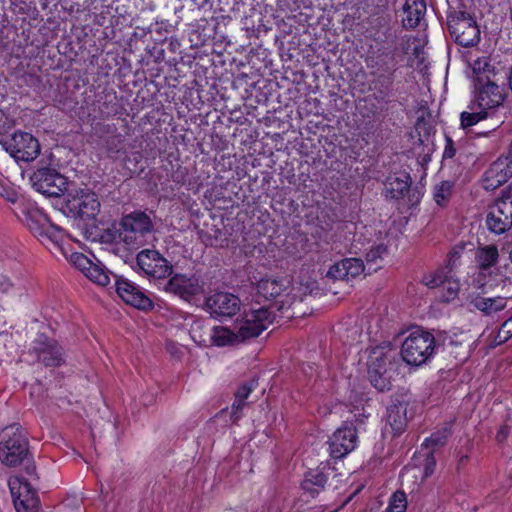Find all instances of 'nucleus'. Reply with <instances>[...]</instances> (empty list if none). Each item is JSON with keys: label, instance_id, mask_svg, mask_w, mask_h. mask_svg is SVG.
Wrapping results in <instances>:
<instances>
[{"label": "nucleus", "instance_id": "20e7f679", "mask_svg": "<svg viewBox=\"0 0 512 512\" xmlns=\"http://www.w3.org/2000/svg\"><path fill=\"white\" fill-rule=\"evenodd\" d=\"M434 348L435 339L431 333L414 331L403 342L401 356L407 364L419 366L432 356Z\"/></svg>", "mask_w": 512, "mask_h": 512}, {"label": "nucleus", "instance_id": "6e6552de", "mask_svg": "<svg viewBox=\"0 0 512 512\" xmlns=\"http://www.w3.org/2000/svg\"><path fill=\"white\" fill-rule=\"evenodd\" d=\"M31 181L36 191L48 197L61 196L67 185L65 177L50 168H41L35 171Z\"/></svg>", "mask_w": 512, "mask_h": 512}, {"label": "nucleus", "instance_id": "5701e85b", "mask_svg": "<svg viewBox=\"0 0 512 512\" xmlns=\"http://www.w3.org/2000/svg\"><path fill=\"white\" fill-rule=\"evenodd\" d=\"M365 266L358 258H346L334 263L327 272V277L333 280H350L363 273Z\"/></svg>", "mask_w": 512, "mask_h": 512}, {"label": "nucleus", "instance_id": "ddd939ff", "mask_svg": "<svg viewBox=\"0 0 512 512\" xmlns=\"http://www.w3.org/2000/svg\"><path fill=\"white\" fill-rule=\"evenodd\" d=\"M137 264L148 276L162 279L169 276L172 266L157 251L145 249L137 255Z\"/></svg>", "mask_w": 512, "mask_h": 512}, {"label": "nucleus", "instance_id": "a211bd4d", "mask_svg": "<svg viewBox=\"0 0 512 512\" xmlns=\"http://www.w3.org/2000/svg\"><path fill=\"white\" fill-rule=\"evenodd\" d=\"M31 350L46 366H59L63 361L61 347L43 334L38 335L33 341Z\"/></svg>", "mask_w": 512, "mask_h": 512}, {"label": "nucleus", "instance_id": "3c124183", "mask_svg": "<svg viewBox=\"0 0 512 512\" xmlns=\"http://www.w3.org/2000/svg\"><path fill=\"white\" fill-rule=\"evenodd\" d=\"M479 134H480V135H484V136H486V135L488 134V132H481V133H479Z\"/></svg>", "mask_w": 512, "mask_h": 512}, {"label": "nucleus", "instance_id": "4c0bfd02", "mask_svg": "<svg viewBox=\"0 0 512 512\" xmlns=\"http://www.w3.org/2000/svg\"><path fill=\"white\" fill-rule=\"evenodd\" d=\"M386 252V247L382 244L371 248L366 254L367 264L375 263Z\"/></svg>", "mask_w": 512, "mask_h": 512}, {"label": "nucleus", "instance_id": "39448f33", "mask_svg": "<svg viewBox=\"0 0 512 512\" xmlns=\"http://www.w3.org/2000/svg\"><path fill=\"white\" fill-rule=\"evenodd\" d=\"M1 145L16 161H33L40 153L38 140L26 132H15L10 139L2 141Z\"/></svg>", "mask_w": 512, "mask_h": 512}, {"label": "nucleus", "instance_id": "a18cd8bd", "mask_svg": "<svg viewBox=\"0 0 512 512\" xmlns=\"http://www.w3.org/2000/svg\"><path fill=\"white\" fill-rule=\"evenodd\" d=\"M456 154V148L453 140L450 137H446V145L443 152L444 159H452Z\"/></svg>", "mask_w": 512, "mask_h": 512}, {"label": "nucleus", "instance_id": "72a5a7b5", "mask_svg": "<svg viewBox=\"0 0 512 512\" xmlns=\"http://www.w3.org/2000/svg\"><path fill=\"white\" fill-rule=\"evenodd\" d=\"M407 499L402 491H396L390 498L386 512H406Z\"/></svg>", "mask_w": 512, "mask_h": 512}, {"label": "nucleus", "instance_id": "c85d7f7f", "mask_svg": "<svg viewBox=\"0 0 512 512\" xmlns=\"http://www.w3.org/2000/svg\"><path fill=\"white\" fill-rule=\"evenodd\" d=\"M471 68L475 75V84L499 78V72L496 70L494 64L491 63V60L486 56L473 60Z\"/></svg>", "mask_w": 512, "mask_h": 512}, {"label": "nucleus", "instance_id": "4468645a", "mask_svg": "<svg viewBox=\"0 0 512 512\" xmlns=\"http://www.w3.org/2000/svg\"><path fill=\"white\" fill-rule=\"evenodd\" d=\"M512 177V153L499 157L483 175V186L486 190H494Z\"/></svg>", "mask_w": 512, "mask_h": 512}, {"label": "nucleus", "instance_id": "f03ea898", "mask_svg": "<svg viewBox=\"0 0 512 512\" xmlns=\"http://www.w3.org/2000/svg\"><path fill=\"white\" fill-rule=\"evenodd\" d=\"M153 225L150 217L143 212L126 215L121 221L119 239L130 249H138L147 241Z\"/></svg>", "mask_w": 512, "mask_h": 512}, {"label": "nucleus", "instance_id": "c9c22d12", "mask_svg": "<svg viewBox=\"0 0 512 512\" xmlns=\"http://www.w3.org/2000/svg\"><path fill=\"white\" fill-rule=\"evenodd\" d=\"M448 435L449 430L445 428L443 431L433 433L430 437L426 438L423 445L427 448H432V450L442 447L445 445Z\"/></svg>", "mask_w": 512, "mask_h": 512}, {"label": "nucleus", "instance_id": "b1692460", "mask_svg": "<svg viewBox=\"0 0 512 512\" xmlns=\"http://www.w3.org/2000/svg\"><path fill=\"white\" fill-rule=\"evenodd\" d=\"M423 282L430 288L441 287L444 292L442 298L447 302L455 299L460 290L459 281L452 276L445 275L443 271L424 276Z\"/></svg>", "mask_w": 512, "mask_h": 512}, {"label": "nucleus", "instance_id": "7ed1b4c3", "mask_svg": "<svg viewBox=\"0 0 512 512\" xmlns=\"http://www.w3.org/2000/svg\"><path fill=\"white\" fill-rule=\"evenodd\" d=\"M28 442L22 430L15 426L0 432V461L7 466H16L26 457Z\"/></svg>", "mask_w": 512, "mask_h": 512}, {"label": "nucleus", "instance_id": "423d86ee", "mask_svg": "<svg viewBox=\"0 0 512 512\" xmlns=\"http://www.w3.org/2000/svg\"><path fill=\"white\" fill-rule=\"evenodd\" d=\"M202 327L203 322L194 321L190 331L191 338L194 340V342L198 343L199 345L206 346L208 345V342H210L215 346L224 347L236 345L243 342V340L239 337L238 331L235 330L234 327L233 330H231L227 327L215 326L210 329L206 337L203 336L202 334H198L199 330H201Z\"/></svg>", "mask_w": 512, "mask_h": 512}, {"label": "nucleus", "instance_id": "bb28decb", "mask_svg": "<svg viewBox=\"0 0 512 512\" xmlns=\"http://www.w3.org/2000/svg\"><path fill=\"white\" fill-rule=\"evenodd\" d=\"M426 3L424 0H405L402 22L406 28H415L424 19Z\"/></svg>", "mask_w": 512, "mask_h": 512}, {"label": "nucleus", "instance_id": "393cba45", "mask_svg": "<svg viewBox=\"0 0 512 512\" xmlns=\"http://www.w3.org/2000/svg\"><path fill=\"white\" fill-rule=\"evenodd\" d=\"M408 405V400L401 396L392 398L387 408V422L395 433L403 432L407 425Z\"/></svg>", "mask_w": 512, "mask_h": 512}, {"label": "nucleus", "instance_id": "49530a36", "mask_svg": "<svg viewBox=\"0 0 512 512\" xmlns=\"http://www.w3.org/2000/svg\"><path fill=\"white\" fill-rule=\"evenodd\" d=\"M435 465H436V461L431 452L427 455V458H426V466H425V471H424V474L426 477L430 476L433 473Z\"/></svg>", "mask_w": 512, "mask_h": 512}, {"label": "nucleus", "instance_id": "de8ad7c7", "mask_svg": "<svg viewBox=\"0 0 512 512\" xmlns=\"http://www.w3.org/2000/svg\"><path fill=\"white\" fill-rule=\"evenodd\" d=\"M468 461V455H461L458 459V468H461Z\"/></svg>", "mask_w": 512, "mask_h": 512}, {"label": "nucleus", "instance_id": "a19ab883", "mask_svg": "<svg viewBox=\"0 0 512 512\" xmlns=\"http://www.w3.org/2000/svg\"><path fill=\"white\" fill-rule=\"evenodd\" d=\"M15 125L14 119L4 110L0 109V134L8 131Z\"/></svg>", "mask_w": 512, "mask_h": 512}, {"label": "nucleus", "instance_id": "c03bdc74", "mask_svg": "<svg viewBox=\"0 0 512 512\" xmlns=\"http://www.w3.org/2000/svg\"><path fill=\"white\" fill-rule=\"evenodd\" d=\"M254 387H255L254 383L243 384L237 390V392L235 394V398L246 401V399L249 397L250 393L253 391Z\"/></svg>", "mask_w": 512, "mask_h": 512}, {"label": "nucleus", "instance_id": "473e14b6", "mask_svg": "<svg viewBox=\"0 0 512 512\" xmlns=\"http://www.w3.org/2000/svg\"><path fill=\"white\" fill-rule=\"evenodd\" d=\"M453 185L449 181H443L435 187L434 199L440 206L444 205L452 195Z\"/></svg>", "mask_w": 512, "mask_h": 512}, {"label": "nucleus", "instance_id": "dca6fc26", "mask_svg": "<svg viewBox=\"0 0 512 512\" xmlns=\"http://www.w3.org/2000/svg\"><path fill=\"white\" fill-rule=\"evenodd\" d=\"M70 262L93 283L99 286L109 284L110 277L107 269L100 264L92 262L86 255L79 252L72 253Z\"/></svg>", "mask_w": 512, "mask_h": 512}, {"label": "nucleus", "instance_id": "1a4fd4ad", "mask_svg": "<svg viewBox=\"0 0 512 512\" xmlns=\"http://www.w3.org/2000/svg\"><path fill=\"white\" fill-rule=\"evenodd\" d=\"M486 226L495 234H503L512 227V195L495 202L486 216Z\"/></svg>", "mask_w": 512, "mask_h": 512}, {"label": "nucleus", "instance_id": "a878e982", "mask_svg": "<svg viewBox=\"0 0 512 512\" xmlns=\"http://www.w3.org/2000/svg\"><path fill=\"white\" fill-rule=\"evenodd\" d=\"M330 473L331 468L328 465L309 470L305 474V478L301 484L303 490L308 492L312 497H315L324 490Z\"/></svg>", "mask_w": 512, "mask_h": 512}, {"label": "nucleus", "instance_id": "37998d69", "mask_svg": "<svg viewBox=\"0 0 512 512\" xmlns=\"http://www.w3.org/2000/svg\"><path fill=\"white\" fill-rule=\"evenodd\" d=\"M464 248L462 246L453 247L448 254V266L453 269L457 265Z\"/></svg>", "mask_w": 512, "mask_h": 512}, {"label": "nucleus", "instance_id": "e433bc0d", "mask_svg": "<svg viewBox=\"0 0 512 512\" xmlns=\"http://www.w3.org/2000/svg\"><path fill=\"white\" fill-rule=\"evenodd\" d=\"M512 337V316L507 319L499 329L497 339L499 343H503Z\"/></svg>", "mask_w": 512, "mask_h": 512}, {"label": "nucleus", "instance_id": "ea45409f", "mask_svg": "<svg viewBox=\"0 0 512 512\" xmlns=\"http://www.w3.org/2000/svg\"><path fill=\"white\" fill-rule=\"evenodd\" d=\"M43 236H47L49 239H51L54 243H58L62 240L63 236V230L60 227L49 225L44 233Z\"/></svg>", "mask_w": 512, "mask_h": 512}, {"label": "nucleus", "instance_id": "f704fd0d", "mask_svg": "<svg viewBox=\"0 0 512 512\" xmlns=\"http://www.w3.org/2000/svg\"><path fill=\"white\" fill-rule=\"evenodd\" d=\"M0 196L12 204L16 203L19 197L17 190L7 179H0Z\"/></svg>", "mask_w": 512, "mask_h": 512}, {"label": "nucleus", "instance_id": "9d476101", "mask_svg": "<svg viewBox=\"0 0 512 512\" xmlns=\"http://www.w3.org/2000/svg\"><path fill=\"white\" fill-rule=\"evenodd\" d=\"M499 81L500 78H496L475 84L477 91L475 103L478 107L489 112L503 105L506 93Z\"/></svg>", "mask_w": 512, "mask_h": 512}, {"label": "nucleus", "instance_id": "58836bf2", "mask_svg": "<svg viewBox=\"0 0 512 512\" xmlns=\"http://www.w3.org/2000/svg\"><path fill=\"white\" fill-rule=\"evenodd\" d=\"M245 406H246L245 401L235 398V400L231 406V412H230V419L232 420V422L235 423L241 418L242 410Z\"/></svg>", "mask_w": 512, "mask_h": 512}, {"label": "nucleus", "instance_id": "2f4dec72", "mask_svg": "<svg viewBox=\"0 0 512 512\" xmlns=\"http://www.w3.org/2000/svg\"><path fill=\"white\" fill-rule=\"evenodd\" d=\"M489 112L478 107L475 102L471 103L466 111L460 115V126L463 129H469L476 125L481 120L489 117Z\"/></svg>", "mask_w": 512, "mask_h": 512}, {"label": "nucleus", "instance_id": "cd10ccee", "mask_svg": "<svg viewBox=\"0 0 512 512\" xmlns=\"http://www.w3.org/2000/svg\"><path fill=\"white\" fill-rule=\"evenodd\" d=\"M410 185L411 179L407 173L390 176L385 182V196L390 199H400L408 192Z\"/></svg>", "mask_w": 512, "mask_h": 512}, {"label": "nucleus", "instance_id": "aec40b11", "mask_svg": "<svg viewBox=\"0 0 512 512\" xmlns=\"http://www.w3.org/2000/svg\"><path fill=\"white\" fill-rule=\"evenodd\" d=\"M68 207L71 211L81 217L92 218L100 208L97 195L89 189H80L68 200Z\"/></svg>", "mask_w": 512, "mask_h": 512}, {"label": "nucleus", "instance_id": "09e8293b", "mask_svg": "<svg viewBox=\"0 0 512 512\" xmlns=\"http://www.w3.org/2000/svg\"><path fill=\"white\" fill-rule=\"evenodd\" d=\"M503 122H504V120H502L500 118L497 119L496 123L494 124V126L492 127L491 130L493 131V130L497 129L498 127H500L503 124Z\"/></svg>", "mask_w": 512, "mask_h": 512}, {"label": "nucleus", "instance_id": "f8f14e48", "mask_svg": "<svg viewBox=\"0 0 512 512\" xmlns=\"http://www.w3.org/2000/svg\"><path fill=\"white\" fill-rule=\"evenodd\" d=\"M240 308L239 297L229 292H215L205 300V309L214 317H232Z\"/></svg>", "mask_w": 512, "mask_h": 512}, {"label": "nucleus", "instance_id": "4be33fe9", "mask_svg": "<svg viewBox=\"0 0 512 512\" xmlns=\"http://www.w3.org/2000/svg\"><path fill=\"white\" fill-rule=\"evenodd\" d=\"M165 289L179 295L185 300H188L191 297L200 294L203 287L196 276L176 274L166 283Z\"/></svg>", "mask_w": 512, "mask_h": 512}, {"label": "nucleus", "instance_id": "f257e3e1", "mask_svg": "<svg viewBox=\"0 0 512 512\" xmlns=\"http://www.w3.org/2000/svg\"><path fill=\"white\" fill-rule=\"evenodd\" d=\"M282 305L277 303L266 307L251 308L244 311L243 314L234 323L235 330L239 337L244 341L250 338L258 337L266 330L276 319L275 309L280 310Z\"/></svg>", "mask_w": 512, "mask_h": 512}, {"label": "nucleus", "instance_id": "7c9ffc66", "mask_svg": "<svg viewBox=\"0 0 512 512\" xmlns=\"http://www.w3.org/2000/svg\"><path fill=\"white\" fill-rule=\"evenodd\" d=\"M285 289L286 285L283 281L273 278L261 279L257 284V294L265 300L281 296Z\"/></svg>", "mask_w": 512, "mask_h": 512}, {"label": "nucleus", "instance_id": "2eb2a0df", "mask_svg": "<svg viewBox=\"0 0 512 512\" xmlns=\"http://www.w3.org/2000/svg\"><path fill=\"white\" fill-rule=\"evenodd\" d=\"M449 29L455 42L463 47L474 46L480 40V30L471 18L453 19L449 22Z\"/></svg>", "mask_w": 512, "mask_h": 512}, {"label": "nucleus", "instance_id": "9b49d317", "mask_svg": "<svg viewBox=\"0 0 512 512\" xmlns=\"http://www.w3.org/2000/svg\"><path fill=\"white\" fill-rule=\"evenodd\" d=\"M390 360L384 348H374L368 358V375L371 384L379 391L389 389V379L386 376L387 365Z\"/></svg>", "mask_w": 512, "mask_h": 512}, {"label": "nucleus", "instance_id": "8fccbe9b", "mask_svg": "<svg viewBox=\"0 0 512 512\" xmlns=\"http://www.w3.org/2000/svg\"><path fill=\"white\" fill-rule=\"evenodd\" d=\"M509 86H510V89L512 91V66H511L510 74H509Z\"/></svg>", "mask_w": 512, "mask_h": 512}, {"label": "nucleus", "instance_id": "0eeeda50", "mask_svg": "<svg viewBox=\"0 0 512 512\" xmlns=\"http://www.w3.org/2000/svg\"><path fill=\"white\" fill-rule=\"evenodd\" d=\"M8 486L17 512H36L39 499L26 479L12 476L8 480Z\"/></svg>", "mask_w": 512, "mask_h": 512}, {"label": "nucleus", "instance_id": "6ab92c4d", "mask_svg": "<svg viewBox=\"0 0 512 512\" xmlns=\"http://www.w3.org/2000/svg\"><path fill=\"white\" fill-rule=\"evenodd\" d=\"M116 292L118 296L127 304L138 309H149L152 307V301L144 292L133 282L117 278L115 281Z\"/></svg>", "mask_w": 512, "mask_h": 512}, {"label": "nucleus", "instance_id": "c756f323", "mask_svg": "<svg viewBox=\"0 0 512 512\" xmlns=\"http://www.w3.org/2000/svg\"><path fill=\"white\" fill-rule=\"evenodd\" d=\"M473 307L485 315H492L506 308L507 300L504 297H485L477 295L471 299Z\"/></svg>", "mask_w": 512, "mask_h": 512}, {"label": "nucleus", "instance_id": "f3484780", "mask_svg": "<svg viewBox=\"0 0 512 512\" xmlns=\"http://www.w3.org/2000/svg\"><path fill=\"white\" fill-rule=\"evenodd\" d=\"M475 261L479 272L473 279V285L478 289H484L486 273L491 274L490 269L499 261V251L495 245L479 247L475 252Z\"/></svg>", "mask_w": 512, "mask_h": 512}, {"label": "nucleus", "instance_id": "412c9836", "mask_svg": "<svg viewBox=\"0 0 512 512\" xmlns=\"http://www.w3.org/2000/svg\"><path fill=\"white\" fill-rule=\"evenodd\" d=\"M357 445L356 429L350 426L339 428L330 438V454L333 458H342Z\"/></svg>", "mask_w": 512, "mask_h": 512}, {"label": "nucleus", "instance_id": "79ce46f5", "mask_svg": "<svg viewBox=\"0 0 512 512\" xmlns=\"http://www.w3.org/2000/svg\"><path fill=\"white\" fill-rule=\"evenodd\" d=\"M15 291L16 288L14 287L11 280L5 275H0V293L13 295L15 294Z\"/></svg>", "mask_w": 512, "mask_h": 512}]
</instances>
